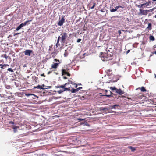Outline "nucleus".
Wrapping results in <instances>:
<instances>
[{
  "instance_id": "bb28decb",
  "label": "nucleus",
  "mask_w": 156,
  "mask_h": 156,
  "mask_svg": "<svg viewBox=\"0 0 156 156\" xmlns=\"http://www.w3.org/2000/svg\"><path fill=\"white\" fill-rule=\"evenodd\" d=\"M22 27L20 25L19 26H18L16 29V30L18 31L20 30L21 28Z\"/></svg>"
},
{
  "instance_id": "f704fd0d",
  "label": "nucleus",
  "mask_w": 156,
  "mask_h": 156,
  "mask_svg": "<svg viewBox=\"0 0 156 156\" xmlns=\"http://www.w3.org/2000/svg\"><path fill=\"white\" fill-rule=\"evenodd\" d=\"M81 39H77V42L78 43L80 42L81 41Z\"/></svg>"
},
{
  "instance_id": "7ed1b4c3",
  "label": "nucleus",
  "mask_w": 156,
  "mask_h": 156,
  "mask_svg": "<svg viewBox=\"0 0 156 156\" xmlns=\"http://www.w3.org/2000/svg\"><path fill=\"white\" fill-rule=\"evenodd\" d=\"M61 36L60 37L61 42L62 43H64L66 41V39L67 37V33L66 32L62 33L60 34Z\"/></svg>"
},
{
  "instance_id": "6e6552de",
  "label": "nucleus",
  "mask_w": 156,
  "mask_h": 156,
  "mask_svg": "<svg viewBox=\"0 0 156 156\" xmlns=\"http://www.w3.org/2000/svg\"><path fill=\"white\" fill-rule=\"evenodd\" d=\"M32 52V51L30 50H27L24 51V53L25 55L29 56L30 55L31 53Z\"/></svg>"
},
{
  "instance_id": "5fc2aeb1",
  "label": "nucleus",
  "mask_w": 156,
  "mask_h": 156,
  "mask_svg": "<svg viewBox=\"0 0 156 156\" xmlns=\"http://www.w3.org/2000/svg\"><path fill=\"white\" fill-rule=\"evenodd\" d=\"M61 90H62L63 91V92L65 91H63V88H62V89Z\"/></svg>"
},
{
  "instance_id": "9d476101",
  "label": "nucleus",
  "mask_w": 156,
  "mask_h": 156,
  "mask_svg": "<svg viewBox=\"0 0 156 156\" xmlns=\"http://www.w3.org/2000/svg\"><path fill=\"white\" fill-rule=\"evenodd\" d=\"M11 128L13 129L14 133H16L17 131V129L19 128V127L15 126H12Z\"/></svg>"
},
{
  "instance_id": "0eeeda50",
  "label": "nucleus",
  "mask_w": 156,
  "mask_h": 156,
  "mask_svg": "<svg viewBox=\"0 0 156 156\" xmlns=\"http://www.w3.org/2000/svg\"><path fill=\"white\" fill-rule=\"evenodd\" d=\"M147 10H143L142 9H140V12L141 14L142 15H146L147 14V12H148Z\"/></svg>"
},
{
  "instance_id": "864d4df0",
  "label": "nucleus",
  "mask_w": 156,
  "mask_h": 156,
  "mask_svg": "<svg viewBox=\"0 0 156 156\" xmlns=\"http://www.w3.org/2000/svg\"><path fill=\"white\" fill-rule=\"evenodd\" d=\"M17 33H16V34L14 35H17Z\"/></svg>"
},
{
  "instance_id": "4468645a",
  "label": "nucleus",
  "mask_w": 156,
  "mask_h": 156,
  "mask_svg": "<svg viewBox=\"0 0 156 156\" xmlns=\"http://www.w3.org/2000/svg\"><path fill=\"white\" fill-rule=\"evenodd\" d=\"M137 89H140L141 91L143 92L146 91V89L143 86L142 87L140 88L139 87L137 88L136 90Z\"/></svg>"
},
{
  "instance_id": "c03bdc74",
  "label": "nucleus",
  "mask_w": 156,
  "mask_h": 156,
  "mask_svg": "<svg viewBox=\"0 0 156 156\" xmlns=\"http://www.w3.org/2000/svg\"><path fill=\"white\" fill-rule=\"evenodd\" d=\"M63 78L64 79H67V77H66V76H63Z\"/></svg>"
},
{
  "instance_id": "473e14b6",
  "label": "nucleus",
  "mask_w": 156,
  "mask_h": 156,
  "mask_svg": "<svg viewBox=\"0 0 156 156\" xmlns=\"http://www.w3.org/2000/svg\"><path fill=\"white\" fill-rule=\"evenodd\" d=\"M9 123L10 124H14V122H13L12 121H9Z\"/></svg>"
},
{
  "instance_id": "c9c22d12",
  "label": "nucleus",
  "mask_w": 156,
  "mask_h": 156,
  "mask_svg": "<svg viewBox=\"0 0 156 156\" xmlns=\"http://www.w3.org/2000/svg\"><path fill=\"white\" fill-rule=\"evenodd\" d=\"M54 60L56 62H59V60L58 59H57L56 58Z\"/></svg>"
},
{
  "instance_id": "6e6d98bb",
  "label": "nucleus",
  "mask_w": 156,
  "mask_h": 156,
  "mask_svg": "<svg viewBox=\"0 0 156 156\" xmlns=\"http://www.w3.org/2000/svg\"><path fill=\"white\" fill-rule=\"evenodd\" d=\"M153 1H156V0H152Z\"/></svg>"
},
{
  "instance_id": "37998d69",
  "label": "nucleus",
  "mask_w": 156,
  "mask_h": 156,
  "mask_svg": "<svg viewBox=\"0 0 156 156\" xmlns=\"http://www.w3.org/2000/svg\"><path fill=\"white\" fill-rule=\"evenodd\" d=\"M130 51V50H128L126 52V54H128V53H129V52Z\"/></svg>"
},
{
  "instance_id": "2eb2a0df",
  "label": "nucleus",
  "mask_w": 156,
  "mask_h": 156,
  "mask_svg": "<svg viewBox=\"0 0 156 156\" xmlns=\"http://www.w3.org/2000/svg\"><path fill=\"white\" fill-rule=\"evenodd\" d=\"M9 65L8 64H4L3 65L0 64V67L2 69H4L5 67H6L7 66H9Z\"/></svg>"
},
{
  "instance_id": "4d7b16f0",
  "label": "nucleus",
  "mask_w": 156,
  "mask_h": 156,
  "mask_svg": "<svg viewBox=\"0 0 156 156\" xmlns=\"http://www.w3.org/2000/svg\"><path fill=\"white\" fill-rule=\"evenodd\" d=\"M154 17L156 18V15L154 16Z\"/></svg>"
},
{
  "instance_id": "c756f323",
  "label": "nucleus",
  "mask_w": 156,
  "mask_h": 156,
  "mask_svg": "<svg viewBox=\"0 0 156 156\" xmlns=\"http://www.w3.org/2000/svg\"><path fill=\"white\" fill-rule=\"evenodd\" d=\"M95 5H96V3L94 2L93 3V5L91 7V9H93V8H94V7L95 6Z\"/></svg>"
},
{
  "instance_id": "a878e982",
  "label": "nucleus",
  "mask_w": 156,
  "mask_h": 156,
  "mask_svg": "<svg viewBox=\"0 0 156 156\" xmlns=\"http://www.w3.org/2000/svg\"><path fill=\"white\" fill-rule=\"evenodd\" d=\"M71 90H70V87L66 88L65 87V88L63 90V91H70Z\"/></svg>"
},
{
  "instance_id": "39448f33",
  "label": "nucleus",
  "mask_w": 156,
  "mask_h": 156,
  "mask_svg": "<svg viewBox=\"0 0 156 156\" xmlns=\"http://www.w3.org/2000/svg\"><path fill=\"white\" fill-rule=\"evenodd\" d=\"M60 62L58 63H55L51 65V68L50 69H56L59 66V64Z\"/></svg>"
},
{
  "instance_id": "ea45409f",
  "label": "nucleus",
  "mask_w": 156,
  "mask_h": 156,
  "mask_svg": "<svg viewBox=\"0 0 156 156\" xmlns=\"http://www.w3.org/2000/svg\"><path fill=\"white\" fill-rule=\"evenodd\" d=\"M105 96H107V97H110L111 96V95H107V94L105 95Z\"/></svg>"
},
{
  "instance_id": "a211bd4d",
  "label": "nucleus",
  "mask_w": 156,
  "mask_h": 156,
  "mask_svg": "<svg viewBox=\"0 0 156 156\" xmlns=\"http://www.w3.org/2000/svg\"><path fill=\"white\" fill-rule=\"evenodd\" d=\"M149 39L150 41H153L155 40V39L153 35H150L149 37Z\"/></svg>"
},
{
  "instance_id": "de8ad7c7",
  "label": "nucleus",
  "mask_w": 156,
  "mask_h": 156,
  "mask_svg": "<svg viewBox=\"0 0 156 156\" xmlns=\"http://www.w3.org/2000/svg\"><path fill=\"white\" fill-rule=\"evenodd\" d=\"M101 11L102 12H104L103 11V9H101Z\"/></svg>"
},
{
  "instance_id": "b1692460",
  "label": "nucleus",
  "mask_w": 156,
  "mask_h": 156,
  "mask_svg": "<svg viewBox=\"0 0 156 156\" xmlns=\"http://www.w3.org/2000/svg\"><path fill=\"white\" fill-rule=\"evenodd\" d=\"M129 147L132 152H134L136 150L135 148L134 147H132V146Z\"/></svg>"
},
{
  "instance_id": "2f4dec72",
  "label": "nucleus",
  "mask_w": 156,
  "mask_h": 156,
  "mask_svg": "<svg viewBox=\"0 0 156 156\" xmlns=\"http://www.w3.org/2000/svg\"><path fill=\"white\" fill-rule=\"evenodd\" d=\"M4 57L7 59L8 58V56H7L6 54H5L4 55Z\"/></svg>"
},
{
  "instance_id": "09e8293b",
  "label": "nucleus",
  "mask_w": 156,
  "mask_h": 156,
  "mask_svg": "<svg viewBox=\"0 0 156 156\" xmlns=\"http://www.w3.org/2000/svg\"><path fill=\"white\" fill-rule=\"evenodd\" d=\"M110 92L111 94H113L112 93L111 91H110Z\"/></svg>"
},
{
  "instance_id": "9b49d317",
  "label": "nucleus",
  "mask_w": 156,
  "mask_h": 156,
  "mask_svg": "<svg viewBox=\"0 0 156 156\" xmlns=\"http://www.w3.org/2000/svg\"><path fill=\"white\" fill-rule=\"evenodd\" d=\"M143 5H145V6L146 7L147 6H149V4H148L146 2L144 4H142L140 5H138V7L140 8H143Z\"/></svg>"
},
{
  "instance_id": "79ce46f5",
  "label": "nucleus",
  "mask_w": 156,
  "mask_h": 156,
  "mask_svg": "<svg viewBox=\"0 0 156 156\" xmlns=\"http://www.w3.org/2000/svg\"><path fill=\"white\" fill-rule=\"evenodd\" d=\"M151 1H149L147 3V4H149V5L150 4H151Z\"/></svg>"
},
{
  "instance_id": "a19ab883",
  "label": "nucleus",
  "mask_w": 156,
  "mask_h": 156,
  "mask_svg": "<svg viewBox=\"0 0 156 156\" xmlns=\"http://www.w3.org/2000/svg\"><path fill=\"white\" fill-rule=\"evenodd\" d=\"M118 33L119 34V35H120L121 33V31L120 30H119L118 31Z\"/></svg>"
},
{
  "instance_id": "393cba45",
  "label": "nucleus",
  "mask_w": 156,
  "mask_h": 156,
  "mask_svg": "<svg viewBox=\"0 0 156 156\" xmlns=\"http://www.w3.org/2000/svg\"><path fill=\"white\" fill-rule=\"evenodd\" d=\"M42 87H43L44 88H46V89H48V88H50L51 87V86H45L44 84L42 85Z\"/></svg>"
},
{
  "instance_id": "603ef678",
  "label": "nucleus",
  "mask_w": 156,
  "mask_h": 156,
  "mask_svg": "<svg viewBox=\"0 0 156 156\" xmlns=\"http://www.w3.org/2000/svg\"><path fill=\"white\" fill-rule=\"evenodd\" d=\"M64 55L65 56H66V54L65 53L64 54Z\"/></svg>"
},
{
  "instance_id": "c85d7f7f",
  "label": "nucleus",
  "mask_w": 156,
  "mask_h": 156,
  "mask_svg": "<svg viewBox=\"0 0 156 156\" xmlns=\"http://www.w3.org/2000/svg\"><path fill=\"white\" fill-rule=\"evenodd\" d=\"M7 70L9 71H10L12 72H13V70L11 68H9Z\"/></svg>"
},
{
  "instance_id": "3c124183",
  "label": "nucleus",
  "mask_w": 156,
  "mask_h": 156,
  "mask_svg": "<svg viewBox=\"0 0 156 156\" xmlns=\"http://www.w3.org/2000/svg\"><path fill=\"white\" fill-rule=\"evenodd\" d=\"M138 97L139 98H141V96H139Z\"/></svg>"
},
{
  "instance_id": "e433bc0d",
  "label": "nucleus",
  "mask_w": 156,
  "mask_h": 156,
  "mask_svg": "<svg viewBox=\"0 0 156 156\" xmlns=\"http://www.w3.org/2000/svg\"><path fill=\"white\" fill-rule=\"evenodd\" d=\"M84 120V119H78V120H79V121H81L82 120Z\"/></svg>"
},
{
  "instance_id": "13d9d810",
  "label": "nucleus",
  "mask_w": 156,
  "mask_h": 156,
  "mask_svg": "<svg viewBox=\"0 0 156 156\" xmlns=\"http://www.w3.org/2000/svg\"><path fill=\"white\" fill-rule=\"evenodd\" d=\"M106 92H107V90H106Z\"/></svg>"
},
{
  "instance_id": "f8f14e48",
  "label": "nucleus",
  "mask_w": 156,
  "mask_h": 156,
  "mask_svg": "<svg viewBox=\"0 0 156 156\" xmlns=\"http://www.w3.org/2000/svg\"><path fill=\"white\" fill-rule=\"evenodd\" d=\"M34 88H37V89H41L43 90H44L45 89H46L47 88H44L43 87H42V85H38L36 87H35Z\"/></svg>"
},
{
  "instance_id": "f257e3e1",
  "label": "nucleus",
  "mask_w": 156,
  "mask_h": 156,
  "mask_svg": "<svg viewBox=\"0 0 156 156\" xmlns=\"http://www.w3.org/2000/svg\"><path fill=\"white\" fill-rule=\"evenodd\" d=\"M100 53V57L103 61H108L112 58V56L110 54H108L106 53L101 52Z\"/></svg>"
},
{
  "instance_id": "20e7f679",
  "label": "nucleus",
  "mask_w": 156,
  "mask_h": 156,
  "mask_svg": "<svg viewBox=\"0 0 156 156\" xmlns=\"http://www.w3.org/2000/svg\"><path fill=\"white\" fill-rule=\"evenodd\" d=\"M120 8H122V7L121 6L118 5V6H116L115 7V9L113 8L112 7H110V11L111 12H114L117 11V9Z\"/></svg>"
},
{
  "instance_id": "5701e85b",
  "label": "nucleus",
  "mask_w": 156,
  "mask_h": 156,
  "mask_svg": "<svg viewBox=\"0 0 156 156\" xmlns=\"http://www.w3.org/2000/svg\"><path fill=\"white\" fill-rule=\"evenodd\" d=\"M152 49L154 51L153 53L156 54V45H154L153 46Z\"/></svg>"
},
{
  "instance_id": "7c9ffc66",
  "label": "nucleus",
  "mask_w": 156,
  "mask_h": 156,
  "mask_svg": "<svg viewBox=\"0 0 156 156\" xmlns=\"http://www.w3.org/2000/svg\"><path fill=\"white\" fill-rule=\"evenodd\" d=\"M57 92L59 94H61V93L63 92V91L62 90H58L57 91Z\"/></svg>"
},
{
  "instance_id": "f3484780",
  "label": "nucleus",
  "mask_w": 156,
  "mask_h": 156,
  "mask_svg": "<svg viewBox=\"0 0 156 156\" xmlns=\"http://www.w3.org/2000/svg\"><path fill=\"white\" fill-rule=\"evenodd\" d=\"M67 84V83H66L64 85H62L61 86H58L57 87L58 88H63V89L64 90V88H65V87L66 85Z\"/></svg>"
},
{
  "instance_id": "58836bf2",
  "label": "nucleus",
  "mask_w": 156,
  "mask_h": 156,
  "mask_svg": "<svg viewBox=\"0 0 156 156\" xmlns=\"http://www.w3.org/2000/svg\"><path fill=\"white\" fill-rule=\"evenodd\" d=\"M78 91L81 89H82V87H80L79 88H78Z\"/></svg>"
},
{
  "instance_id": "6ab92c4d",
  "label": "nucleus",
  "mask_w": 156,
  "mask_h": 156,
  "mask_svg": "<svg viewBox=\"0 0 156 156\" xmlns=\"http://www.w3.org/2000/svg\"><path fill=\"white\" fill-rule=\"evenodd\" d=\"M148 26L147 27V28L149 30H150L152 29L151 24L150 23H148Z\"/></svg>"
},
{
  "instance_id": "412c9836",
  "label": "nucleus",
  "mask_w": 156,
  "mask_h": 156,
  "mask_svg": "<svg viewBox=\"0 0 156 156\" xmlns=\"http://www.w3.org/2000/svg\"><path fill=\"white\" fill-rule=\"evenodd\" d=\"M67 72H66V70L65 69H62V75H64L66 74Z\"/></svg>"
},
{
  "instance_id": "49530a36",
  "label": "nucleus",
  "mask_w": 156,
  "mask_h": 156,
  "mask_svg": "<svg viewBox=\"0 0 156 156\" xmlns=\"http://www.w3.org/2000/svg\"><path fill=\"white\" fill-rule=\"evenodd\" d=\"M85 125H86V126H89V125L88 124H87V123H86Z\"/></svg>"
},
{
  "instance_id": "aec40b11",
  "label": "nucleus",
  "mask_w": 156,
  "mask_h": 156,
  "mask_svg": "<svg viewBox=\"0 0 156 156\" xmlns=\"http://www.w3.org/2000/svg\"><path fill=\"white\" fill-rule=\"evenodd\" d=\"M78 91V89L77 88L76 89L72 88L70 90L72 93H76Z\"/></svg>"
},
{
  "instance_id": "4c0bfd02",
  "label": "nucleus",
  "mask_w": 156,
  "mask_h": 156,
  "mask_svg": "<svg viewBox=\"0 0 156 156\" xmlns=\"http://www.w3.org/2000/svg\"><path fill=\"white\" fill-rule=\"evenodd\" d=\"M66 75H67V76H70V74L68 72L67 73Z\"/></svg>"
},
{
  "instance_id": "8fccbe9b",
  "label": "nucleus",
  "mask_w": 156,
  "mask_h": 156,
  "mask_svg": "<svg viewBox=\"0 0 156 156\" xmlns=\"http://www.w3.org/2000/svg\"><path fill=\"white\" fill-rule=\"evenodd\" d=\"M145 7H146L145 6V5H143V8H145Z\"/></svg>"
},
{
  "instance_id": "72a5a7b5",
  "label": "nucleus",
  "mask_w": 156,
  "mask_h": 156,
  "mask_svg": "<svg viewBox=\"0 0 156 156\" xmlns=\"http://www.w3.org/2000/svg\"><path fill=\"white\" fill-rule=\"evenodd\" d=\"M41 76H43L44 77H45V75H44V73H43V74H41Z\"/></svg>"
},
{
  "instance_id": "423d86ee",
  "label": "nucleus",
  "mask_w": 156,
  "mask_h": 156,
  "mask_svg": "<svg viewBox=\"0 0 156 156\" xmlns=\"http://www.w3.org/2000/svg\"><path fill=\"white\" fill-rule=\"evenodd\" d=\"M65 20L64 16H63L61 20L59 21L58 23V25L60 26H62L63 23L65 22Z\"/></svg>"
},
{
  "instance_id": "ddd939ff",
  "label": "nucleus",
  "mask_w": 156,
  "mask_h": 156,
  "mask_svg": "<svg viewBox=\"0 0 156 156\" xmlns=\"http://www.w3.org/2000/svg\"><path fill=\"white\" fill-rule=\"evenodd\" d=\"M67 84H72L73 85H76L75 86V88H77V84H76L75 83L72 82L71 80H69L68 83H67Z\"/></svg>"
},
{
  "instance_id": "1a4fd4ad",
  "label": "nucleus",
  "mask_w": 156,
  "mask_h": 156,
  "mask_svg": "<svg viewBox=\"0 0 156 156\" xmlns=\"http://www.w3.org/2000/svg\"><path fill=\"white\" fill-rule=\"evenodd\" d=\"M32 20H27V21H25L24 23H22L20 25L22 27L24 26H25L27 23L29 22H31L32 21Z\"/></svg>"
},
{
  "instance_id": "cd10ccee",
  "label": "nucleus",
  "mask_w": 156,
  "mask_h": 156,
  "mask_svg": "<svg viewBox=\"0 0 156 156\" xmlns=\"http://www.w3.org/2000/svg\"><path fill=\"white\" fill-rule=\"evenodd\" d=\"M118 105H114L112 106V107L111 108V109H113V108H115V106H118Z\"/></svg>"
},
{
  "instance_id": "f03ea898",
  "label": "nucleus",
  "mask_w": 156,
  "mask_h": 156,
  "mask_svg": "<svg viewBox=\"0 0 156 156\" xmlns=\"http://www.w3.org/2000/svg\"><path fill=\"white\" fill-rule=\"evenodd\" d=\"M110 89L111 90L113 91H115V92L120 95H122L124 94L123 91H122L121 89H117L115 87H111Z\"/></svg>"
},
{
  "instance_id": "4be33fe9",
  "label": "nucleus",
  "mask_w": 156,
  "mask_h": 156,
  "mask_svg": "<svg viewBox=\"0 0 156 156\" xmlns=\"http://www.w3.org/2000/svg\"><path fill=\"white\" fill-rule=\"evenodd\" d=\"M57 54V53L56 52H52L51 54L52 57L54 58Z\"/></svg>"
},
{
  "instance_id": "dca6fc26",
  "label": "nucleus",
  "mask_w": 156,
  "mask_h": 156,
  "mask_svg": "<svg viewBox=\"0 0 156 156\" xmlns=\"http://www.w3.org/2000/svg\"><path fill=\"white\" fill-rule=\"evenodd\" d=\"M60 39V36H59L57 39V42L56 44V46L57 47H58V46H59L60 45V44L59 43V41Z\"/></svg>"
},
{
  "instance_id": "a18cd8bd",
  "label": "nucleus",
  "mask_w": 156,
  "mask_h": 156,
  "mask_svg": "<svg viewBox=\"0 0 156 156\" xmlns=\"http://www.w3.org/2000/svg\"><path fill=\"white\" fill-rule=\"evenodd\" d=\"M51 73V71H49L48 72V74H49Z\"/></svg>"
}]
</instances>
